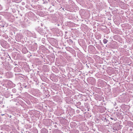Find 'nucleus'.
Segmentation results:
<instances>
[{
  "instance_id": "obj_9",
  "label": "nucleus",
  "mask_w": 133,
  "mask_h": 133,
  "mask_svg": "<svg viewBox=\"0 0 133 133\" xmlns=\"http://www.w3.org/2000/svg\"><path fill=\"white\" fill-rule=\"evenodd\" d=\"M12 91L13 93H15L16 91V90L14 88L12 89Z\"/></svg>"
},
{
  "instance_id": "obj_7",
  "label": "nucleus",
  "mask_w": 133,
  "mask_h": 133,
  "mask_svg": "<svg viewBox=\"0 0 133 133\" xmlns=\"http://www.w3.org/2000/svg\"><path fill=\"white\" fill-rule=\"evenodd\" d=\"M108 42V40H107L105 39H104L103 40V42L105 44H106V43H107Z\"/></svg>"
},
{
  "instance_id": "obj_8",
  "label": "nucleus",
  "mask_w": 133,
  "mask_h": 133,
  "mask_svg": "<svg viewBox=\"0 0 133 133\" xmlns=\"http://www.w3.org/2000/svg\"><path fill=\"white\" fill-rule=\"evenodd\" d=\"M130 131L131 133H133V127H131L130 129L129 130Z\"/></svg>"
},
{
  "instance_id": "obj_12",
  "label": "nucleus",
  "mask_w": 133,
  "mask_h": 133,
  "mask_svg": "<svg viewBox=\"0 0 133 133\" xmlns=\"http://www.w3.org/2000/svg\"><path fill=\"white\" fill-rule=\"evenodd\" d=\"M116 119H117L116 118H115V119H114V120L115 121H116Z\"/></svg>"
},
{
  "instance_id": "obj_11",
  "label": "nucleus",
  "mask_w": 133,
  "mask_h": 133,
  "mask_svg": "<svg viewBox=\"0 0 133 133\" xmlns=\"http://www.w3.org/2000/svg\"><path fill=\"white\" fill-rule=\"evenodd\" d=\"M2 6L0 4V10H1L2 9Z\"/></svg>"
},
{
  "instance_id": "obj_3",
  "label": "nucleus",
  "mask_w": 133,
  "mask_h": 133,
  "mask_svg": "<svg viewBox=\"0 0 133 133\" xmlns=\"http://www.w3.org/2000/svg\"><path fill=\"white\" fill-rule=\"evenodd\" d=\"M15 72H20L21 70L18 67H15L14 69Z\"/></svg>"
},
{
  "instance_id": "obj_2",
  "label": "nucleus",
  "mask_w": 133,
  "mask_h": 133,
  "mask_svg": "<svg viewBox=\"0 0 133 133\" xmlns=\"http://www.w3.org/2000/svg\"><path fill=\"white\" fill-rule=\"evenodd\" d=\"M38 32L42 35H43L45 34V31L43 29H40L38 30Z\"/></svg>"
},
{
  "instance_id": "obj_4",
  "label": "nucleus",
  "mask_w": 133,
  "mask_h": 133,
  "mask_svg": "<svg viewBox=\"0 0 133 133\" xmlns=\"http://www.w3.org/2000/svg\"><path fill=\"white\" fill-rule=\"evenodd\" d=\"M41 133H48V131L45 129L43 128L41 130Z\"/></svg>"
},
{
  "instance_id": "obj_14",
  "label": "nucleus",
  "mask_w": 133,
  "mask_h": 133,
  "mask_svg": "<svg viewBox=\"0 0 133 133\" xmlns=\"http://www.w3.org/2000/svg\"><path fill=\"white\" fill-rule=\"evenodd\" d=\"M27 87V86H25V88H27L26 87Z\"/></svg>"
},
{
  "instance_id": "obj_15",
  "label": "nucleus",
  "mask_w": 133,
  "mask_h": 133,
  "mask_svg": "<svg viewBox=\"0 0 133 133\" xmlns=\"http://www.w3.org/2000/svg\"><path fill=\"white\" fill-rule=\"evenodd\" d=\"M116 104H117V103H115V105Z\"/></svg>"
},
{
  "instance_id": "obj_6",
  "label": "nucleus",
  "mask_w": 133,
  "mask_h": 133,
  "mask_svg": "<svg viewBox=\"0 0 133 133\" xmlns=\"http://www.w3.org/2000/svg\"><path fill=\"white\" fill-rule=\"evenodd\" d=\"M13 2L18 3L21 2V0H12Z\"/></svg>"
},
{
  "instance_id": "obj_1",
  "label": "nucleus",
  "mask_w": 133,
  "mask_h": 133,
  "mask_svg": "<svg viewBox=\"0 0 133 133\" xmlns=\"http://www.w3.org/2000/svg\"><path fill=\"white\" fill-rule=\"evenodd\" d=\"M6 75L9 78L12 77L13 76V74L11 72H7L6 73Z\"/></svg>"
},
{
  "instance_id": "obj_16",
  "label": "nucleus",
  "mask_w": 133,
  "mask_h": 133,
  "mask_svg": "<svg viewBox=\"0 0 133 133\" xmlns=\"http://www.w3.org/2000/svg\"><path fill=\"white\" fill-rule=\"evenodd\" d=\"M11 96H12L13 95L12 94H10V95Z\"/></svg>"
},
{
  "instance_id": "obj_5",
  "label": "nucleus",
  "mask_w": 133,
  "mask_h": 133,
  "mask_svg": "<svg viewBox=\"0 0 133 133\" xmlns=\"http://www.w3.org/2000/svg\"><path fill=\"white\" fill-rule=\"evenodd\" d=\"M67 42L69 45H72L73 43V41L71 39L67 40Z\"/></svg>"
},
{
  "instance_id": "obj_10",
  "label": "nucleus",
  "mask_w": 133,
  "mask_h": 133,
  "mask_svg": "<svg viewBox=\"0 0 133 133\" xmlns=\"http://www.w3.org/2000/svg\"><path fill=\"white\" fill-rule=\"evenodd\" d=\"M81 103L80 102H78L77 103V105L78 106H79V105H81Z\"/></svg>"
},
{
  "instance_id": "obj_17",
  "label": "nucleus",
  "mask_w": 133,
  "mask_h": 133,
  "mask_svg": "<svg viewBox=\"0 0 133 133\" xmlns=\"http://www.w3.org/2000/svg\"><path fill=\"white\" fill-rule=\"evenodd\" d=\"M59 24H57V26H59Z\"/></svg>"
},
{
  "instance_id": "obj_13",
  "label": "nucleus",
  "mask_w": 133,
  "mask_h": 133,
  "mask_svg": "<svg viewBox=\"0 0 133 133\" xmlns=\"http://www.w3.org/2000/svg\"><path fill=\"white\" fill-rule=\"evenodd\" d=\"M110 119H113V118H111V117L110 118Z\"/></svg>"
}]
</instances>
